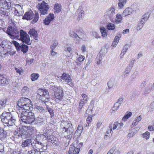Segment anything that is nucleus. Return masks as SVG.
<instances>
[{
    "mask_svg": "<svg viewBox=\"0 0 154 154\" xmlns=\"http://www.w3.org/2000/svg\"><path fill=\"white\" fill-rule=\"evenodd\" d=\"M1 77L2 78L0 79V85H2L3 86L7 84L8 83L7 79L5 78H4L2 77V75H1Z\"/></svg>",
    "mask_w": 154,
    "mask_h": 154,
    "instance_id": "nucleus-32",
    "label": "nucleus"
},
{
    "mask_svg": "<svg viewBox=\"0 0 154 154\" xmlns=\"http://www.w3.org/2000/svg\"><path fill=\"white\" fill-rule=\"evenodd\" d=\"M15 13L19 16L23 13V9L21 6L19 5H16L15 7Z\"/></svg>",
    "mask_w": 154,
    "mask_h": 154,
    "instance_id": "nucleus-21",
    "label": "nucleus"
},
{
    "mask_svg": "<svg viewBox=\"0 0 154 154\" xmlns=\"http://www.w3.org/2000/svg\"><path fill=\"white\" fill-rule=\"evenodd\" d=\"M111 128H110V129L109 130L107 131L105 135L104 136V138L105 139H106L108 137H109L110 135H109V133L110 132L111 134H112V129Z\"/></svg>",
    "mask_w": 154,
    "mask_h": 154,
    "instance_id": "nucleus-50",
    "label": "nucleus"
},
{
    "mask_svg": "<svg viewBox=\"0 0 154 154\" xmlns=\"http://www.w3.org/2000/svg\"><path fill=\"white\" fill-rule=\"evenodd\" d=\"M120 106L121 105L116 102L114 104L112 108V110L115 111L118 109Z\"/></svg>",
    "mask_w": 154,
    "mask_h": 154,
    "instance_id": "nucleus-48",
    "label": "nucleus"
},
{
    "mask_svg": "<svg viewBox=\"0 0 154 154\" xmlns=\"http://www.w3.org/2000/svg\"><path fill=\"white\" fill-rule=\"evenodd\" d=\"M65 51L66 52H68L69 53V55H71L72 53V51L71 48L70 47H67L66 48H65Z\"/></svg>",
    "mask_w": 154,
    "mask_h": 154,
    "instance_id": "nucleus-54",
    "label": "nucleus"
},
{
    "mask_svg": "<svg viewBox=\"0 0 154 154\" xmlns=\"http://www.w3.org/2000/svg\"><path fill=\"white\" fill-rule=\"evenodd\" d=\"M54 18V14H50L44 20V23L45 25H48L51 21L53 20Z\"/></svg>",
    "mask_w": 154,
    "mask_h": 154,
    "instance_id": "nucleus-14",
    "label": "nucleus"
},
{
    "mask_svg": "<svg viewBox=\"0 0 154 154\" xmlns=\"http://www.w3.org/2000/svg\"><path fill=\"white\" fill-rule=\"evenodd\" d=\"M102 51V50L100 51L99 54L97 55L96 58L97 64H100L101 63V62L103 57V55L101 54Z\"/></svg>",
    "mask_w": 154,
    "mask_h": 154,
    "instance_id": "nucleus-25",
    "label": "nucleus"
},
{
    "mask_svg": "<svg viewBox=\"0 0 154 154\" xmlns=\"http://www.w3.org/2000/svg\"><path fill=\"white\" fill-rule=\"evenodd\" d=\"M28 154H41L37 149H34L28 152Z\"/></svg>",
    "mask_w": 154,
    "mask_h": 154,
    "instance_id": "nucleus-42",
    "label": "nucleus"
},
{
    "mask_svg": "<svg viewBox=\"0 0 154 154\" xmlns=\"http://www.w3.org/2000/svg\"><path fill=\"white\" fill-rule=\"evenodd\" d=\"M154 91V85L153 84L150 87L148 86L145 88L143 94L146 95L150 93L152 91Z\"/></svg>",
    "mask_w": 154,
    "mask_h": 154,
    "instance_id": "nucleus-20",
    "label": "nucleus"
},
{
    "mask_svg": "<svg viewBox=\"0 0 154 154\" xmlns=\"http://www.w3.org/2000/svg\"><path fill=\"white\" fill-rule=\"evenodd\" d=\"M15 69L16 71V72L19 74H21V70H22L21 68H17L16 67H15Z\"/></svg>",
    "mask_w": 154,
    "mask_h": 154,
    "instance_id": "nucleus-62",
    "label": "nucleus"
},
{
    "mask_svg": "<svg viewBox=\"0 0 154 154\" xmlns=\"http://www.w3.org/2000/svg\"><path fill=\"white\" fill-rule=\"evenodd\" d=\"M61 130L64 137L71 139L73 135L74 129L70 122L63 121L60 123Z\"/></svg>",
    "mask_w": 154,
    "mask_h": 154,
    "instance_id": "nucleus-1",
    "label": "nucleus"
},
{
    "mask_svg": "<svg viewBox=\"0 0 154 154\" xmlns=\"http://www.w3.org/2000/svg\"><path fill=\"white\" fill-rule=\"evenodd\" d=\"M25 114L27 115L28 124H31L35 120V118L33 112H28L26 111V112H25Z\"/></svg>",
    "mask_w": 154,
    "mask_h": 154,
    "instance_id": "nucleus-11",
    "label": "nucleus"
},
{
    "mask_svg": "<svg viewBox=\"0 0 154 154\" xmlns=\"http://www.w3.org/2000/svg\"><path fill=\"white\" fill-rule=\"evenodd\" d=\"M83 128L82 126L79 125L77 129L74 134H78V136H79L82 132Z\"/></svg>",
    "mask_w": 154,
    "mask_h": 154,
    "instance_id": "nucleus-29",
    "label": "nucleus"
},
{
    "mask_svg": "<svg viewBox=\"0 0 154 154\" xmlns=\"http://www.w3.org/2000/svg\"><path fill=\"white\" fill-rule=\"evenodd\" d=\"M6 137V134L4 133V130L3 128H0V139L2 140Z\"/></svg>",
    "mask_w": 154,
    "mask_h": 154,
    "instance_id": "nucleus-28",
    "label": "nucleus"
},
{
    "mask_svg": "<svg viewBox=\"0 0 154 154\" xmlns=\"http://www.w3.org/2000/svg\"><path fill=\"white\" fill-rule=\"evenodd\" d=\"M131 69V67L130 66H127L124 71L123 75L125 76H126L128 75Z\"/></svg>",
    "mask_w": 154,
    "mask_h": 154,
    "instance_id": "nucleus-38",
    "label": "nucleus"
},
{
    "mask_svg": "<svg viewBox=\"0 0 154 154\" xmlns=\"http://www.w3.org/2000/svg\"><path fill=\"white\" fill-rule=\"evenodd\" d=\"M7 100L6 99H2L0 101V108L3 107L5 106V105L7 102Z\"/></svg>",
    "mask_w": 154,
    "mask_h": 154,
    "instance_id": "nucleus-46",
    "label": "nucleus"
},
{
    "mask_svg": "<svg viewBox=\"0 0 154 154\" xmlns=\"http://www.w3.org/2000/svg\"><path fill=\"white\" fill-rule=\"evenodd\" d=\"M100 30L102 34V36L104 37H106L107 36L106 29L103 27H101L100 28Z\"/></svg>",
    "mask_w": 154,
    "mask_h": 154,
    "instance_id": "nucleus-36",
    "label": "nucleus"
},
{
    "mask_svg": "<svg viewBox=\"0 0 154 154\" xmlns=\"http://www.w3.org/2000/svg\"><path fill=\"white\" fill-rule=\"evenodd\" d=\"M7 47L0 45V53L2 54H6L7 52Z\"/></svg>",
    "mask_w": 154,
    "mask_h": 154,
    "instance_id": "nucleus-30",
    "label": "nucleus"
},
{
    "mask_svg": "<svg viewBox=\"0 0 154 154\" xmlns=\"http://www.w3.org/2000/svg\"><path fill=\"white\" fill-rule=\"evenodd\" d=\"M20 151L17 149L13 150L12 152V154H20Z\"/></svg>",
    "mask_w": 154,
    "mask_h": 154,
    "instance_id": "nucleus-63",
    "label": "nucleus"
},
{
    "mask_svg": "<svg viewBox=\"0 0 154 154\" xmlns=\"http://www.w3.org/2000/svg\"><path fill=\"white\" fill-rule=\"evenodd\" d=\"M54 9L55 10L54 13H58L61 10V6L60 4H56L55 5Z\"/></svg>",
    "mask_w": 154,
    "mask_h": 154,
    "instance_id": "nucleus-27",
    "label": "nucleus"
},
{
    "mask_svg": "<svg viewBox=\"0 0 154 154\" xmlns=\"http://www.w3.org/2000/svg\"><path fill=\"white\" fill-rule=\"evenodd\" d=\"M11 4L10 2H4V4L3 5V8L5 9H9L11 8Z\"/></svg>",
    "mask_w": 154,
    "mask_h": 154,
    "instance_id": "nucleus-35",
    "label": "nucleus"
},
{
    "mask_svg": "<svg viewBox=\"0 0 154 154\" xmlns=\"http://www.w3.org/2000/svg\"><path fill=\"white\" fill-rule=\"evenodd\" d=\"M24 129L23 128V129H21V132H20V131H15L14 132V134L15 136V137L17 138H18L19 137H21L22 136V134H23V130Z\"/></svg>",
    "mask_w": 154,
    "mask_h": 154,
    "instance_id": "nucleus-31",
    "label": "nucleus"
},
{
    "mask_svg": "<svg viewBox=\"0 0 154 154\" xmlns=\"http://www.w3.org/2000/svg\"><path fill=\"white\" fill-rule=\"evenodd\" d=\"M4 146L3 145L0 143V152L3 154L4 153Z\"/></svg>",
    "mask_w": 154,
    "mask_h": 154,
    "instance_id": "nucleus-60",
    "label": "nucleus"
},
{
    "mask_svg": "<svg viewBox=\"0 0 154 154\" xmlns=\"http://www.w3.org/2000/svg\"><path fill=\"white\" fill-rule=\"evenodd\" d=\"M29 90V88L27 87L24 86L22 89L21 92L23 94L26 93L28 92Z\"/></svg>",
    "mask_w": 154,
    "mask_h": 154,
    "instance_id": "nucleus-51",
    "label": "nucleus"
},
{
    "mask_svg": "<svg viewBox=\"0 0 154 154\" xmlns=\"http://www.w3.org/2000/svg\"><path fill=\"white\" fill-rule=\"evenodd\" d=\"M16 52V51H12L11 50L9 51H7L6 53L9 54L10 55H14Z\"/></svg>",
    "mask_w": 154,
    "mask_h": 154,
    "instance_id": "nucleus-58",
    "label": "nucleus"
},
{
    "mask_svg": "<svg viewBox=\"0 0 154 154\" xmlns=\"http://www.w3.org/2000/svg\"><path fill=\"white\" fill-rule=\"evenodd\" d=\"M143 137L146 139L149 138V132L146 131L143 134Z\"/></svg>",
    "mask_w": 154,
    "mask_h": 154,
    "instance_id": "nucleus-52",
    "label": "nucleus"
},
{
    "mask_svg": "<svg viewBox=\"0 0 154 154\" xmlns=\"http://www.w3.org/2000/svg\"><path fill=\"white\" fill-rule=\"evenodd\" d=\"M45 91V90L39 89L38 90L37 94L41 96V97H43L44 92Z\"/></svg>",
    "mask_w": 154,
    "mask_h": 154,
    "instance_id": "nucleus-45",
    "label": "nucleus"
},
{
    "mask_svg": "<svg viewBox=\"0 0 154 154\" xmlns=\"http://www.w3.org/2000/svg\"><path fill=\"white\" fill-rule=\"evenodd\" d=\"M77 37L80 39H82L85 37V34H84L83 32H82V31H79L78 32Z\"/></svg>",
    "mask_w": 154,
    "mask_h": 154,
    "instance_id": "nucleus-41",
    "label": "nucleus"
},
{
    "mask_svg": "<svg viewBox=\"0 0 154 154\" xmlns=\"http://www.w3.org/2000/svg\"><path fill=\"white\" fill-rule=\"evenodd\" d=\"M60 80L62 82H64L70 85L72 83V79L70 76L68 74L64 73L61 76Z\"/></svg>",
    "mask_w": 154,
    "mask_h": 154,
    "instance_id": "nucleus-8",
    "label": "nucleus"
},
{
    "mask_svg": "<svg viewBox=\"0 0 154 154\" xmlns=\"http://www.w3.org/2000/svg\"><path fill=\"white\" fill-rule=\"evenodd\" d=\"M85 58V57L82 55H80L77 58V60L79 61V62H81L84 61Z\"/></svg>",
    "mask_w": 154,
    "mask_h": 154,
    "instance_id": "nucleus-57",
    "label": "nucleus"
},
{
    "mask_svg": "<svg viewBox=\"0 0 154 154\" xmlns=\"http://www.w3.org/2000/svg\"><path fill=\"white\" fill-rule=\"evenodd\" d=\"M48 110L50 114L51 117L53 116H54V114L53 110L52 109L49 108H48Z\"/></svg>",
    "mask_w": 154,
    "mask_h": 154,
    "instance_id": "nucleus-59",
    "label": "nucleus"
},
{
    "mask_svg": "<svg viewBox=\"0 0 154 154\" xmlns=\"http://www.w3.org/2000/svg\"><path fill=\"white\" fill-rule=\"evenodd\" d=\"M58 45V42L57 41H54L53 45L51 46V50H53Z\"/></svg>",
    "mask_w": 154,
    "mask_h": 154,
    "instance_id": "nucleus-55",
    "label": "nucleus"
},
{
    "mask_svg": "<svg viewBox=\"0 0 154 154\" xmlns=\"http://www.w3.org/2000/svg\"><path fill=\"white\" fill-rule=\"evenodd\" d=\"M20 112H21L20 117L22 121L25 123L28 124L27 115L25 114V112H26V111L23 110L21 112L20 111Z\"/></svg>",
    "mask_w": 154,
    "mask_h": 154,
    "instance_id": "nucleus-18",
    "label": "nucleus"
},
{
    "mask_svg": "<svg viewBox=\"0 0 154 154\" xmlns=\"http://www.w3.org/2000/svg\"><path fill=\"white\" fill-rule=\"evenodd\" d=\"M79 150V148H76L73 145H70L68 154H78Z\"/></svg>",
    "mask_w": 154,
    "mask_h": 154,
    "instance_id": "nucleus-15",
    "label": "nucleus"
},
{
    "mask_svg": "<svg viewBox=\"0 0 154 154\" xmlns=\"http://www.w3.org/2000/svg\"><path fill=\"white\" fill-rule=\"evenodd\" d=\"M34 14L32 11L26 12L23 17V19L26 20L32 19L33 17Z\"/></svg>",
    "mask_w": 154,
    "mask_h": 154,
    "instance_id": "nucleus-17",
    "label": "nucleus"
},
{
    "mask_svg": "<svg viewBox=\"0 0 154 154\" xmlns=\"http://www.w3.org/2000/svg\"><path fill=\"white\" fill-rule=\"evenodd\" d=\"M82 98L81 99L80 101L81 103H84V104H86L88 100V96L85 94H82Z\"/></svg>",
    "mask_w": 154,
    "mask_h": 154,
    "instance_id": "nucleus-24",
    "label": "nucleus"
},
{
    "mask_svg": "<svg viewBox=\"0 0 154 154\" xmlns=\"http://www.w3.org/2000/svg\"><path fill=\"white\" fill-rule=\"evenodd\" d=\"M38 13H36L35 12V14H34L33 17V19H32V21L31 23H35L38 20Z\"/></svg>",
    "mask_w": 154,
    "mask_h": 154,
    "instance_id": "nucleus-26",
    "label": "nucleus"
},
{
    "mask_svg": "<svg viewBox=\"0 0 154 154\" xmlns=\"http://www.w3.org/2000/svg\"><path fill=\"white\" fill-rule=\"evenodd\" d=\"M132 115L131 112H129L128 114H125L122 118V120L124 121H125L128 119L130 118Z\"/></svg>",
    "mask_w": 154,
    "mask_h": 154,
    "instance_id": "nucleus-40",
    "label": "nucleus"
},
{
    "mask_svg": "<svg viewBox=\"0 0 154 154\" xmlns=\"http://www.w3.org/2000/svg\"><path fill=\"white\" fill-rule=\"evenodd\" d=\"M7 32L9 35L13 37L15 36L17 38L19 37V32L16 29L12 27V26L9 27L8 28Z\"/></svg>",
    "mask_w": 154,
    "mask_h": 154,
    "instance_id": "nucleus-6",
    "label": "nucleus"
},
{
    "mask_svg": "<svg viewBox=\"0 0 154 154\" xmlns=\"http://www.w3.org/2000/svg\"><path fill=\"white\" fill-rule=\"evenodd\" d=\"M133 11V10L131 8H126L122 14V15L124 17L131 14Z\"/></svg>",
    "mask_w": 154,
    "mask_h": 154,
    "instance_id": "nucleus-22",
    "label": "nucleus"
},
{
    "mask_svg": "<svg viewBox=\"0 0 154 154\" xmlns=\"http://www.w3.org/2000/svg\"><path fill=\"white\" fill-rule=\"evenodd\" d=\"M115 147H113L112 149H110L109 151L107 153V154H112L113 152L115 151Z\"/></svg>",
    "mask_w": 154,
    "mask_h": 154,
    "instance_id": "nucleus-64",
    "label": "nucleus"
},
{
    "mask_svg": "<svg viewBox=\"0 0 154 154\" xmlns=\"http://www.w3.org/2000/svg\"><path fill=\"white\" fill-rule=\"evenodd\" d=\"M28 33L30 35L31 37L33 38L35 40H38V35L37 32L34 29H30Z\"/></svg>",
    "mask_w": 154,
    "mask_h": 154,
    "instance_id": "nucleus-19",
    "label": "nucleus"
},
{
    "mask_svg": "<svg viewBox=\"0 0 154 154\" xmlns=\"http://www.w3.org/2000/svg\"><path fill=\"white\" fill-rule=\"evenodd\" d=\"M39 77V75L36 73H32L31 75V79L32 81L37 80Z\"/></svg>",
    "mask_w": 154,
    "mask_h": 154,
    "instance_id": "nucleus-39",
    "label": "nucleus"
},
{
    "mask_svg": "<svg viewBox=\"0 0 154 154\" xmlns=\"http://www.w3.org/2000/svg\"><path fill=\"white\" fill-rule=\"evenodd\" d=\"M32 140L30 139L26 140L22 142L21 144V146L23 147H25L26 146H30L32 142Z\"/></svg>",
    "mask_w": 154,
    "mask_h": 154,
    "instance_id": "nucleus-23",
    "label": "nucleus"
},
{
    "mask_svg": "<svg viewBox=\"0 0 154 154\" xmlns=\"http://www.w3.org/2000/svg\"><path fill=\"white\" fill-rule=\"evenodd\" d=\"M32 105L30 103H26L25 104H23L20 107V109H19V111L25 110L27 111V112L29 111V109L32 108Z\"/></svg>",
    "mask_w": 154,
    "mask_h": 154,
    "instance_id": "nucleus-13",
    "label": "nucleus"
},
{
    "mask_svg": "<svg viewBox=\"0 0 154 154\" xmlns=\"http://www.w3.org/2000/svg\"><path fill=\"white\" fill-rule=\"evenodd\" d=\"M130 45H129L126 44L124 46L122 50V53L121 54V55H122V53H123V54L122 56H123L125 54L127 50H128V48H130Z\"/></svg>",
    "mask_w": 154,
    "mask_h": 154,
    "instance_id": "nucleus-34",
    "label": "nucleus"
},
{
    "mask_svg": "<svg viewBox=\"0 0 154 154\" xmlns=\"http://www.w3.org/2000/svg\"><path fill=\"white\" fill-rule=\"evenodd\" d=\"M115 9L113 8H108L105 13V15L109 17H112L115 14Z\"/></svg>",
    "mask_w": 154,
    "mask_h": 154,
    "instance_id": "nucleus-16",
    "label": "nucleus"
},
{
    "mask_svg": "<svg viewBox=\"0 0 154 154\" xmlns=\"http://www.w3.org/2000/svg\"><path fill=\"white\" fill-rule=\"evenodd\" d=\"M2 122L5 126H11L15 125V119H14L10 112H3L1 117Z\"/></svg>",
    "mask_w": 154,
    "mask_h": 154,
    "instance_id": "nucleus-2",
    "label": "nucleus"
},
{
    "mask_svg": "<svg viewBox=\"0 0 154 154\" xmlns=\"http://www.w3.org/2000/svg\"><path fill=\"white\" fill-rule=\"evenodd\" d=\"M69 35L74 38H77V34L72 31H70L69 32Z\"/></svg>",
    "mask_w": 154,
    "mask_h": 154,
    "instance_id": "nucleus-49",
    "label": "nucleus"
},
{
    "mask_svg": "<svg viewBox=\"0 0 154 154\" xmlns=\"http://www.w3.org/2000/svg\"><path fill=\"white\" fill-rule=\"evenodd\" d=\"M20 36H19L18 39L28 45L31 44V42L30 40L29 36L26 32L22 30H20Z\"/></svg>",
    "mask_w": 154,
    "mask_h": 154,
    "instance_id": "nucleus-3",
    "label": "nucleus"
},
{
    "mask_svg": "<svg viewBox=\"0 0 154 154\" xmlns=\"http://www.w3.org/2000/svg\"><path fill=\"white\" fill-rule=\"evenodd\" d=\"M119 2L118 4V6L119 8H122L123 6L125 4L122 2V0H119Z\"/></svg>",
    "mask_w": 154,
    "mask_h": 154,
    "instance_id": "nucleus-61",
    "label": "nucleus"
},
{
    "mask_svg": "<svg viewBox=\"0 0 154 154\" xmlns=\"http://www.w3.org/2000/svg\"><path fill=\"white\" fill-rule=\"evenodd\" d=\"M31 100L27 98L22 97L19 99L18 101L17 105L19 107L21 106L23 104H25L26 103H31Z\"/></svg>",
    "mask_w": 154,
    "mask_h": 154,
    "instance_id": "nucleus-12",
    "label": "nucleus"
},
{
    "mask_svg": "<svg viewBox=\"0 0 154 154\" xmlns=\"http://www.w3.org/2000/svg\"><path fill=\"white\" fill-rule=\"evenodd\" d=\"M37 131V130L35 127L29 126L27 127L26 129L25 130V131L24 130V134L26 135L29 137L32 134H35Z\"/></svg>",
    "mask_w": 154,
    "mask_h": 154,
    "instance_id": "nucleus-9",
    "label": "nucleus"
},
{
    "mask_svg": "<svg viewBox=\"0 0 154 154\" xmlns=\"http://www.w3.org/2000/svg\"><path fill=\"white\" fill-rule=\"evenodd\" d=\"M107 28L109 30H113L115 28V25L112 23H109L107 26Z\"/></svg>",
    "mask_w": 154,
    "mask_h": 154,
    "instance_id": "nucleus-44",
    "label": "nucleus"
},
{
    "mask_svg": "<svg viewBox=\"0 0 154 154\" xmlns=\"http://www.w3.org/2000/svg\"><path fill=\"white\" fill-rule=\"evenodd\" d=\"M12 43L15 45L17 50L20 51V50L23 52L24 54L26 53L28 50V46L25 44H22L20 45L17 42L15 41H13L12 42Z\"/></svg>",
    "mask_w": 154,
    "mask_h": 154,
    "instance_id": "nucleus-5",
    "label": "nucleus"
},
{
    "mask_svg": "<svg viewBox=\"0 0 154 154\" xmlns=\"http://www.w3.org/2000/svg\"><path fill=\"white\" fill-rule=\"evenodd\" d=\"M49 8V6L47 3L43 1L39 6L38 9L41 14L45 15L47 14Z\"/></svg>",
    "mask_w": 154,
    "mask_h": 154,
    "instance_id": "nucleus-7",
    "label": "nucleus"
},
{
    "mask_svg": "<svg viewBox=\"0 0 154 154\" xmlns=\"http://www.w3.org/2000/svg\"><path fill=\"white\" fill-rule=\"evenodd\" d=\"M121 36V34H119L118 36H116L114 39L113 42H114L115 43L117 44L119 40V38H120Z\"/></svg>",
    "mask_w": 154,
    "mask_h": 154,
    "instance_id": "nucleus-47",
    "label": "nucleus"
},
{
    "mask_svg": "<svg viewBox=\"0 0 154 154\" xmlns=\"http://www.w3.org/2000/svg\"><path fill=\"white\" fill-rule=\"evenodd\" d=\"M55 91L54 97L58 100H60L62 97L63 91L60 87H56L54 89Z\"/></svg>",
    "mask_w": 154,
    "mask_h": 154,
    "instance_id": "nucleus-10",
    "label": "nucleus"
},
{
    "mask_svg": "<svg viewBox=\"0 0 154 154\" xmlns=\"http://www.w3.org/2000/svg\"><path fill=\"white\" fill-rule=\"evenodd\" d=\"M144 23L142 22L141 21H139L137 27V30H139L141 29L143 26Z\"/></svg>",
    "mask_w": 154,
    "mask_h": 154,
    "instance_id": "nucleus-43",
    "label": "nucleus"
},
{
    "mask_svg": "<svg viewBox=\"0 0 154 154\" xmlns=\"http://www.w3.org/2000/svg\"><path fill=\"white\" fill-rule=\"evenodd\" d=\"M44 135L42 134H40L38 136H37L36 138L35 139L32 140V142L31 145L33 148H37L39 152H40L41 147H42V143L40 141H39L38 140L39 139L40 137H43ZM42 152V151H41Z\"/></svg>",
    "mask_w": 154,
    "mask_h": 154,
    "instance_id": "nucleus-4",
    "label": "nucleus"
},
{
    "mask_svg": "<svg viewBox=\"0 0 154 154\" xmlns=\"http://www.w3.org/2000/svg\"><path fill=\"white\" fill-rule=\"evenodd\" d=\"M149 17V15L148 13L145 14H144L142 16V18L141 20L142 22L145 23V22L146 21Z\"/></svg>",
    "mask_w": 154,
    "mask_h": 154,
    "instance_id": "nucleus-37",
    "label": "nucleus"
},
{
    "mask_svg": "<svg viewBox=\"0 0 154 154\" xmlns=\"http://www.w3.org/2000/svg\"><path fill=\"white\" fill-rule=\"evenodd\" d=\"M45 91H44L43 97H45L47 99H48L49 98V92L48 90L44 89Z\"/></svg>",
    "mask_w": 154,
    "mask_h": 154,
    "instance_id": "nucleus-53",
    "label": "nucleus"
},
{
    "mask_svg": "<svg viewBox=\"0 0 154 154\" xmlns=\"http://www.w3.org/2000/svg\"><path fill=\"white\" fill-rule=\"evenodd\" d=\"M114 85V82L112 81H109L108 83V87L111 88Z\"/></svg>",
    "mask_w": 154,
    "mask_h": 154,
    "instance_id": "nucleus-56",
    "label": "nucleus"
},
{
    "mask_svg": "<svg viewBox=\"0 0 154 154\" xmlns=\"http://www.w3.org/2000/svg\"><path fill=\"white\" fill-rule=\"evenodd\" d=\"M122 20V17L121 14H117L116 15L115 19V22L116 23H120Z\"/></svg>",
    "mask_w": 154,
    "mask_h": 154,
    "instance_id": "nucleus-33",
    "label": "nucleus"
}]
</instances>
